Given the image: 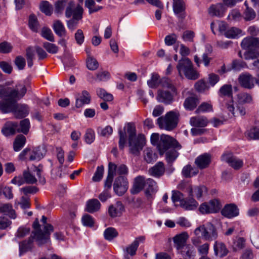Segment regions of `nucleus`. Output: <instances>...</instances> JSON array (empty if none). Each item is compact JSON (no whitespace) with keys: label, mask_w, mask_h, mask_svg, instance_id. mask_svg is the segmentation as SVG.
Masks as SVG:
<instances>
[{"label":"nucleus","mask_w":259,"mask_h":259,"mask_svg":"<svg viewBox=\"0 0 259 259\" xmlns=\"http://www.w3.org/2000/svg\"><path fill=\"white\" fill-rule=\"evenodd\" d=\"M27 89L23 83L16 85L14 88L0 85V110L3 113L12 112L18 118H22L28 114V106L18 104L17 101L26 94Z\"/></svg>","instance_id":"1"},{"label":"nucleus","mask_w":259,"mask_h":259,"mask_svg":"<svg viewBox=\"0 0 259 259\" xmlns=\"http://www.w3.org/2000/svg\"><path fill=\"white\" fill-rule=\"evenodd\" d=\"M40 222L41 225L39 224L38 219L36 218L33 223V230L30 236L27 240L19 242L20 256L33 249L34 241L39 246L50 242V234L54 231V227L47 223V218L45 215L42 217Z\"/></svg>","instance_id":"2"},{"label":"nucleus","mask_w":259,"mask_h":259,"mask_svg":"<svg viewBox=\"0 0 259 259\" xmlns=\"http://www.w3.org/2000/svg\"><path fill=\"white\" fill-rule=\"evenodd\" d=\"M126 132L128 135V141L130 153L138 156L140 155L146 144V138L143 134L136 136V130L134 125L128 123L126 125Z\"/></svg>","instance_id":"3"},{"label":"nucleus","mask_w":259,"mask_h":259,"mask_svg":"<svg viewBox=\"0 0 259 259\" xmlns=\"http://www.w3.org/2000/svg\"><path fill=\"white\" fill-rule=\"evenodd\" d=\"M241 48L246 50L244 54L245 60L252 59L259 55V38L247 37L241 43Z\"/></svg>","instance_id":"4"},{"label":"nucleus","mask_w":259,"mask_h":259,"mask_svg":"<svg viewBox=\"0 0 259 259\" xmlns=\"http://www.w3.org/2000/svg\"><path fill=\"white\" fill-rule=\"evenodd\" d=\"M180 114L177 111L168 112L164 116H161L157 119V123L161 130L171 131L178 125Z\"/></svg>","instance_id":"5"},{"label":"nucleus","mask_w":259,"mask_h":259,"mask_svg":"<svg viewBox=\"0 0 259 259\" xmlns=\"http://www.w3.org/2000/svg\"><path fill=\"white\" fill-rule=\"evenodd\" d=\"M177 68L181 76L182 72H183L188 79L195 80L198 78V73L194 70L191 61L188 58H183L180 60Z\"/></svg>","instance_id":"6"},{"label":"nucleus","mask_w":259,"mask_h":259,"mask_svg":"<svg viewBox=\"0 0 259 259\" xmlns=\"http://www.w3.org/2000/svg\"><path fill=\"white\" fill-rule=\"evenodd\" d=\"M181 148V145L174 138L170 136L162 134L160 136L159 143L158 146V150L161 155H162L169 148Z\"/></svg>","instance_id":"7"},{"label":"nucleus","mask_w":259,"mask_h":259,"mask_svg":"<svg viewBox=\"0 0 259 259\" xmlns=\"http://www.w3.org/2000/svg\"><path fill=\"white\" fill-rule=\"evenodd\" d=\"M194 233L196 235L201 236L207 240H213L218 237V232L215 227L210 223L197 228Z\"/></svg>","instance_id":"8"},{"label":"nucleus","mask_w":259,"mask_h":259,"mask_svg":"<svg viewBox=\"0 0 259 259\" xmlns=\"http://www.w3.org/2000/svg\"><path fill=\"white\" fill-rule=\"evenodd\" d=\"M221 208L220 202L218 200L214 199L202 203L199 210L202 214H208L217 212Z\"/></svg>","instance_id":"9"},{"label":"nucleus","mask_w":259,"mask_h":259,"mask_svg":"<svg viewBox=\"0 0 259 259\" xmlns=\"http://www.w3.org/2000/svg\"><path fill=\"white\" fill-rule=\"evenodd\" d=\"M83 11V8L81 6H76L74 2L70 1L66 9L65 16L70 18L72 16L74 19H82Z\"/></svg>","instance_id":"10"},{"label":"nucleus","mask_w":259,"mask_h":259,"mask_svg":"<svg viewBox=\"0 0 259 259\" xmlns=\"http://www.w3.org/2000/svg\"><path fill=\"white\" fill-rule=\"evenodd\" d=\"M128 183L126 178L119 176L116 178L113 184V190L118 196H122L127 190Z\"/></svg>","instance_id":"11"},{"label":"nucleus","mask_w":259,"mask_h":259,"mask_svg":"<svg viewBox=\"0 0 259 259\" xmlns=\"http://www.w3.org/2000/svg\"><path fill=\"white\" fill-rule=\"evenodd\" d=\"M169 92L164 90H159L157 92L156 99L159 102L162 103L165 105H170L174 101V97L178 95L177 93Z\"/></svg>","instance_id":"12"},{"label":"nucleus","mask_w":259,"mask_h":259,"mask_svg":"<svg viewBox=\"0 0 259 259\" xmlns=\"http://www.w3.org/2000/svg\"><path fill=\"white\" fill-rule=\"evenodd\" d=\"M222 160L227 162L235 169H238L243 166V161L234 156L231 153H225L222 156Z\"/></svg>","instance_id":"13"},{"label":"nucleus","mask_w":259,"mask_h":259,"mask_svg":"<svg viewBox=\"0 0 259 259\" xmlns=\"http://www.w3.org/2000/svg\"><path fill=\"white\" fill-rule=\"evenodd\" d=\"M238 82L243 88L251 89L254 86L255 78L249 73L245 72L239 75Z\"/></svg>","instance_id":"14"},{"label":"nucleus","mask_w":259,"mask_h":259,"mask_svg":"<svg viewBox=\"0 0 259 259\" xmlns=\"http://www.w3.org/2000/svg\"><path fill=\"white\" fill-rule=\"evenodd\" d=\"M173 10L178 17L183 20L186 17L185 4L183 0H173Z\"/></svg>","instance_id":"15"},{"label":"nucleus","mask_w":259,"mask_h":259,"mask_svg":"<svg viewBox=\"0 0 259 259\" xmlns=\"http://www.w3.org/2000/svg\"><path fill=\"white\" fill-rule=\"evenodd\" d=\"M211 160V155L205 153L198 156L195 160V163L198 168L202 169L209 165Z\"/></svg>","instance_id":"16"},{"label":"nucleus","mask_w":259,"mask_h":259,"mask_svg":"<svg viewBox=\"0 0 259 259\" xmlns=\"http://www.w3.org/2000/svg\"><path fill=\"white\" fill-rule=\"evenodd\" d=\"M226 8L222 3L211 5L208 9V14L212 17H222L224 16Z\"/></svg>","instance_id":"17"},{"label":"nucleus","mask_w":259,"mask_h":259,"mask_svg":"<svg viewBox=\"0 0 259 259\" xmlns=\"http://www.w3.org/2000/svg\"><path fill=\"white\" fill-rule=\"evenodd\" d=\"M222 214L228 218H232L239 214V209L234 204H227L221 211Z\"/></svg>","instance_id":"18"},{"label":"nucleus","mask_w":259,"mask_h":259,"mask_svg":"<svg viewBox=\"0 0 259 259\" xmlns=\"http://www.w3.org/2000/svg\"><path fill=\"white\" fill-rule=\"evenodd\" d=\"M91 100V97L89 93L86 90H83L76 98L75 106L77 108H80L85 104H89Z\"/></svg>","instance_id":"19"},{"label":"nucleus","mask_w":259,"mask_h":259,"mask_svg":"<svg viewBox=\"0 0 259 259\" xmlns=\"http://www.w3.org/2000/svg\"><path fill=\"white\" fill-rule=\"evenodd\" d=\"M199 103V100L197 96L191 94L190 96L185 99L183 105L186 110L191 111L196 108Z\"/></svg>","instance_id":"20"},{"label":"nucleus","mask_w":259,"mask_h":259,"mask_svg":"<svg viewBox=\"0 0 259 259\" xmlns=\"http://www.w3.org/2000/svg\"><path fill=\"white\" fill-rule=\"evenodd\" d=\"M116 169H117V167L115 164L111 162L109 163L108 176L105 182L104 185L105 188L106 189H109L111 188L113 179Z\"/></svg>","instance_id":"21"},{"label":"nucleus","mask_w":259,"mask_h":259,"mask_svg":"<svg viewBox=\"0 0 259 259\" xmlns=\"http://www.w3.org/2000/svg\"><path fill=\"white\" fill-rule=\"evenodd\" d=\"M124 207L120 201L117 202L114 205H111L108 209V212L112 218L119 217L124 211Z\"/></svg>","instance_id":"22"},{"label":"nucleus","mask_w":259,"mask_h":259,"mask_svg":"<svg viewBox=\"0 0 259 259\" xmlns=\"http://www.w3.org/2000/svg\"><path fill=\"white\" fill-rule=\"evenodd\" d=\"M189 236L186 232H184L177 235L173 238V241L177 250L187 245L186 242Z\"/></svg>","instance_id":"23"},{"label":"nucleus","mask_w":259,"mask_h":259,"mask_svg":"<svg viewBox=\"0 0 259 259\" xmlns=\"http://www.w3.org/2000/svg\"><path fill=\"white\" fill-rule=\"evenodd\" d=\"M165 172V167L162 162H157L154 166L149 169V174L155 178H160Z\"/></svg>","instance_id":"24"},{"label":"nucleus","mask_w":259,"mask_h":259,"mask_svg":"<svg viewBox=\"0 0 259 259\" xmlns=\"http://www.w3.org/2000/svg\"><path fill=\"white\" fill-rule=\"evenodd\" d=\"M190 123L194 127H204L208 124V120L204 116H195L190 118Z\"/></svg>","instance_id":"25"},{"label":"nucleus","mask_w":259,"mask_h":259,"mask_svg":"<svg viewBox=\"0 0 259 259\" xmlns=\"http://www.w3.org/2000/svg\"><path fill=\"white\" fill-rule=\"evenodd\" d=\"M213 249L215 255L220 257L226 256L229 252L226 245L222 242L215 241Z\"/></svg>","instance_id":"26"},{"label":"nucleus","mask_w":259,"mask_h":259,"mask_svg":"<svg viewBox=\"0 0 259 259\" xmlns=\"http://www.w3.org/2000/svg\"><path fill=\"white\" fill-rule=\"evenodd\" d=\"M145 187V179L143 176H138L135 179L134 186L131 189V193L136 194L141 192Z\"/></svg>","instance_id":"27"},{"label":"nucleus","mask_w":259,"mask_h":259,"mask_svg":"<svg viewBox=\"0 0 259 259\" xmlns=\"http://www.w3.org/2000/svg\"><path fill=\"white\" fill-rule=\"evenodd\" d=\"M17 129L18 123L8 121L4 125L2 132L5 136H9L15 134Z\"/></svg>","instance_id":"28"},{"label":"nucleus","mask_w":259,"mask_h":259,"mask_svg":"<svg viewBox=\"0 0 259 259\" xmlns=\"http://www.w3.org/2000/svg\"><path fill=\"white\" fill-rule=\"evenodd\" d=\"M45 154L44 148L40 146L36 147L32 150L30 149L29 160H39L44 157Z\"/></svg>","instance_id":"29"},{"label":"nucleus","mask_w":259,"mask_h":259,"mask_svg":"<svg viewBox=\"0 0 259 259\" xmlns=\"http://www.w3.org/2000/svg\"><path fill=\"white\" fill-rule=\"evenodd\" d=\"M145 240V237L144 236H140L136 238L134 241L128 247H126V251L127 253L130 254L132 256L136 254V251L139 245L140 242H143Z\"/></svg>","instance_id":"30"},{"label":"nucleus","mask_w":259,"mask_h":259,"mask_svg":"<svg viewBox=\"0 0 259 259\" xmlns=\"http://www.w3.org/2000/svg\"><path fill=\"white\" fill-rule=\"evenodd\" d=\"M180 253L185 259H194L195 256L194 249L191 245H187L181 248Z\"/></svg>","instance_id":"31"},{"label":"nucleus","mask_w":259,"mask_h":259,"mask_svg":"<svg viewBox=\"0 0 259 259\" xmlns=\"http://www.w3.org/2000/svg\"><path fill=\"white\" fill-rule=\"evenodd\" d=\"M207 189L204 186H196L193 189L190 188L189 195L195 196L197 199L200 198L204 194L207 193Z\"/></svg>","instance_id":"32"},{"label":"nucleus","mask_w":259,"mask_h":259,"mask_svg":"<svg viewBox=\"0 0 259 259\" xmlns=\"http://www.w3.org/2000/svg\"><path fill=\"white\" fill-rule=\"evenodd\" d=\"M145 187L146 188L145 194L148 198H149L151 196L152 193L156 190V183L152 179H147L145 180Z\"/></svg>","instance_id":"33"},{"label":"nucleus","mask_w":259,"mask_h":259,"mask_svg":"<svg viewBox=\"0 0 259 259\" xmlns=\"http://www.w3.org/2000/svg\"><path fill=\"white\" fill-rule=\"evenodd\" d=\"M101 204L98 200L93 199L87 202L85 211L90 213H93L99 210Z\"/></svg>","instance_id":"34"},{"label":"nucleus","mask_w":259,"mask_h":259,"mask_svg":"<svg viewBox=\"0 0 259 259\" xmlns=\"http://www.w3.org/2000/svg\"><path fill=\"white\" fill-rule=\"evenodd\" d=\"M237 102L240 105L250 104L252 102V97L247 93H240L237 95Z\"/></svg>","instance_id":"35"},{"label":"nucleus","mask_w":259,"mask_h":259,"mask_svg":"<svg viewBox=\"0 0 259 259\" xmlns=\"http://www.w3.org/2000/svg\"><path fill=\"white\" fill-rule=\"evenodd\" d=\"M53 28L56 34L59 36H62L65 35L66 30L61 21L59 20L55 21Z\"/></svg>","instance_id":"36"},{"label":"nucleus","mask_w":259,"mask_h":259,"mask_svg":"<svg viewBox=\"0 0 259 259\" xmlns=\"http://www.w3.org/2000/svg\"><path fill=\"white\" fill-rule=\"evenodd\" d=\"M26 142V138L22 135H19L16 138L14 143L13 148L15 151H20L24 146Z\"/></svg>","instance_id":"37"},{"label":"nucleus","mask_w":259,"mask_h":259,"mask_svg":"<svg viewBox=\"0 0 259 259\" xmlns=\"http://www.w3.org/2000/svg\"><path fill=\"white\" fill-rule=\"evenodd\" d=\"M144 159L147 163H152L158 158L157 154L150 148L146 149L144 151Z\"/></svg>","instance_id":"38"},{"label":"nucleus","mask_w":259,"mask_h":259,"mask_svg":"<svg viewBox=\"0 0 259 259\" xmlns=\"http://www.w3.org/2000/svg\"><path fill=\"white\" fill-rule=\"evenodd\" d=\"M198 205V202L193 198H191L188 199H185L181 207L186 210H194Z\"/></svg>","instance_id":"39"},{"label":"nucleus","mask_w":259,"mask_h":259,"mask_svg":"<svg viewBox=\"0 0 259 259\" xmlns=\"http://www.w3.org/2000/svg\"><path fill=\"white\" fill-rule=\"evenodd\" d=\"M29 120L28 119H24L20 121L19 125L18 124L17 132L23 133L24 134L26 135L29 132Z\"/></svg>","instance_id":"40"},{"label":"nucleus","mask_w":259,"mask_h":259,"mask_svg":"<svg viewBox=\"0 0 259 259\" xmlns=\"http://www.w3.org/2000/svg\"><path fill=\"white\" fill-rule=\"evenodd\" d=\"M198 173L197 168L192 167L190 165L184 166L182 170V174L185 178H190L196 175Z\"/></svg>","instance_id":"41"},{"label":"nucleus","mask_w":259,"mask_h":259,"mask_svg":"<svg viewBox=\"0 0 259 259\" xmlns=\"http://www.w3.org/2000/svg\"><path fill=\"white\" fill-rule=\"evenodd\" d=\"M171 196V199L172 202L177 205V203H179V206H181L182 203H183L185 200L184 196L183 193L178 191H173Z\"/></svg>","instance_id":"42"},{"label":"nucleus","mask_w":259,"mask_h":259,"mask_svg":"<svg viewBox=\"0 0 259 259\" xmlns=\"http://www.w3.org/2000/svg\"><path fill=\"white\" fill-rule=\"evenodd\" d=\"M85 6L89 9L90 14L95 13L103 9L102 6L96 5L94 0H85Z\"/></svg>","instance_id":"43"},{"label":"nucleus","mask_w":259,"mask_h":259,"mask_svg":"<svg viewBox=\"0 0 259 259\" xmlns=\"http://www.w3.org/2000/svg\"><path fill=\"white\" fill-rule=\"evenodd\" d=\"M28 25L30 29L33 32H36L38 31L39 26L36 17L32 14L29 16Z\"/></svg>","instance_id":"44"},{"label":"nucleus","mask_w":259,"mask_h":259,"mask_svg":"<svg viewBox=\"0 0 259 259\" xmlns=\"http://www.w3.org/2000/svg\"><path fill=\"white\" fill-rule=\"evenodd\" d=\"M160 84L162 87L164 88H167L170 89L171 92L175 93L174 94L177 93V89L173 85L171 80L168 78L163 77L160 79Z\"/></svg>","instance_id":"45"},{"label":"nucleus","mask_w":259,"mask_h":259,"mask_svg":"<svg viewBox=\"0 0 259 259\" xmlns=\"http://www.w3.org/2000/svg\"><path fill=\"white\" fill-rule=\"evenodd\" d=\"M97 94L99 98L106 101H111L113 99L112 95L107 93L104 89L98 88L96 91Z\"/></svg>","instance_id":"46"},{"label":"nucleus","mask_w":259,"mask_h":259,"mask_svg":"<svg viewBox=\"0 0 259 259\" xmlns=\"http://www.w3.org/2000/svg\"><path fill=\"white\" fill-rule=\"evenodd\" d=\"M56 150H57V158H58V160L61 165L58 168V172L57 174V176L59 178H61L62 174L61 172V168L62 167V164H63L64 161V153L61 148H57Z\"/></svg>","instance_id":"47"},{"label":"nucleus","mask_w":259,"mask_h":259,"mask_svg":"<svg viewBox=\"0 0 259 259\" xmlns=\"http://www.w3.org/2000/svg\"><path fill=\"white\" fill-rule=\"evenodd\" d=\"M23 176L26 184H34L37 181V179L28 169L23 171Z\"/></svg>","instance_id":"48"},{"label":"nucleus","mask_w":259,"mask_h":259,"mask_svg":"<svg viewBox=\"0 0 259 259\" xmlns=\"http://www.w3.org/2000/svg\"><path fill=\"white\" fill-rule=\"evenodd\" d=\"M219 95L221 97L232 96V87L231 84H224L219 90Z\"/></svg>","instance_id":"49"},{"label":"nucleus","mask_w":259,"mask_h":259,"mask_svg":"<svg viewBox=\"0 0 259 259\" xmlns=\"http://www.w3.org/2000/svg\"><path fill=\"white\" fill-rule=\"evenodd\" d=\"M118 232L113 228L109 227L106 229L104 232L105 238L109 241L112 240L113 238L117 237Z\"/></svg>","instance_id":"50"},{"label":"nucleus","mask_w":259,"mask_h":259,"mask_svg":"<svg viewBox=\"0 0 259 259\" xmlns=\"http://www.w3.org/2000/svg\"><path fill=\"white\" fill-rule=\"evenodd\" d=\"M40 9L42 12L48 16L51 15L53 11L52 6L48 1H46L41 2L40 4Z\"/></svg>","instance_id":"51"},{"label":"nucleus","mask_w":259,"mask_h":259,"mask_svg":"<svg viewBox=\"0 0 259 259\" xmlns=\"http://www.w3.org/2000/svg\"><path fill=\"white\" fill-rule=\"evenodd\" d=\"M179 153L175 149H171L165 154V159L168 164H171L177 158Z\"/></svg>","instance_id":"52"},{"label":"nucleus","mask_w":259,"mask_h":259,"mask_svg":"<svg viewBox=\"0 0 259 259\" xmlns=\"http://www.w3.org/2000/svg\"><path fill=\"white\" fill-rule=\"evenodd\" d=\"M26 57L28 66L31 68L33 65V61L35 58L34 51L32 47H29L26 50Z\"/></svg>","instance_id":"53"},{"label":"nucleus","mask_w":259,"mask_h":259,"mask_svg":"<svg viewBox=\"0 0 259 259\" xmlns=\"http://www.w3.org/2000/svg\"><path fill=\"white\" fill-rule=\"evenodd\" d=\"M241 33V30L236 27L228 29L225 32V36L229 38H234Z\"/></svg>","instance_id":"54"},{"label":"nucleus","mask_w":259,"mask_h":259,"mask_svg":"<svg viewBox=\"0 0 259 259\" xmlns=\"http://www.w3.org/2000/svg\"><path fill=\"white\" fill-rule=\"evenodd\" d=\"M42 46L50 54H55L58 53L59 48L54 44L49 42H44Z\"/></svg>","instance_id":"55"},{"label":"nucleus","mask_w":259,"mask_h":259,"mask_svg":"<svg viewBox=\"0 0 259 259\" xmlns=\"http://www.w3.org/2000/svg\"><path fill=\"white\" fill-rule=\"evenodd\" d=\"M212 111V106L211 104L207 102H203L200 104L198 108L196 110L195 113L199 114L201 112H210Z\"/></svg>","instance_id":"56"},{"label":"nucleus","mask_w":259,"mask_h":259,"mask_svg":"<svg viewBox=\"0 0 259 259\" xmlns=\"http://www.w3.org/2000/svg\"><path fill=\"white\" fill-rule=\"evenodd\" d=\"M147 83L151 88H156L160 83L159 76L157 74H153L151 78L148 80Z\"/></svg>","instance_id":"57"},{"label":"nucleus","mask_w":259,"mask_h":259,"mask_svg":"<svg viewBox=\"0 0 259 259\" xmlns=\"http://www.w3.org/2000/svg\"><path fill=\"white\" fill-rule=\"evenodd\" d=\"M41 36L46 39L54 42L55 41L54 35L51 30L47 27H43L41 32Z\"/></svg>","instance_id":"58"},{"label":"nucleus","mask_w":259,"mask_h":259,"mask_svg":"<svg viewBox=\"0 0 259 259\" xmlns=\"http://www.w3.org/2000/svg\"><path fill=\"white\" fill-rule=\"evenodd\" d=\"M81 221L84 226L89 227H93L95 223L94 218L91 215L88 214L82 217Z\"/></svg>","instance_id":"59"},{"label":"nucleus","mask_w":259,"mask_h":259,"mask_svg":"<svg viewBox=\"0 0 259 259\" xmlns=\"http://www.w3.org/2000/svg\"><path fill=\"white\" fill-rule=\"evenodd\" d=\"M95 132L94 131L91 129L89 128L86 131L85 134L84 135V139L85 141L87 144H90L92 143L95 140Z\"/></svg>","instance_id":"60"},{"label":"nucleus","mask_w":259,"mask_h":259,"mask_svg":"<svg viewBox=\"0 0 259 259\" xmlns=\"http://www.w3.org/2000/svg\"><path fill=\"white\" fill-rule=\"evenodd\" d=\"M248 136L251 139H259V124L251 128L247 134Z\"/></svg>","instance_id":"61"},{"label":"nucleus","mask_w":259,"mask_h":259,"mask_svg":"<svg viewBox=\"0 0 259 259\" xmlns=\"http://www.w3.org/2000/svg\"><path fill=\"white\" fill-rule=\"evenodd\" d=\"M110 78V73L108 71L99 72L96 74L95 80L98 81H105Z\"/></svg>","instance_id":"62"},{"label":"nucleus","mask_w":259,"mask_h":259,"mask_svg":"<svg viewBox=\"0 0 259 259\" xmlns=\"http://www.w3.org/2000/svg\"><path fill=\"white\" fill-rule=\"evenodd\" d=\"M87 66L89 69L95 70L98 67V63L95 59L92 57H89L87 61Z\"/></svg>","instance_id":"63"},{"label":"nucleus","mask_w":259,"mask_h":259,"mask_svg":"<svg viewBox=\"0 0 259 259\" xmlns=\"http://www.w3.org/2000/svg\"><path fill=\"white\" fill-rule=\"evenodd\" d=\"M104 174V166H98L96 171L93 177L92 180L94 182H99L102 179Z\"/></svg>","instance_id":"64"}]
</instances>
